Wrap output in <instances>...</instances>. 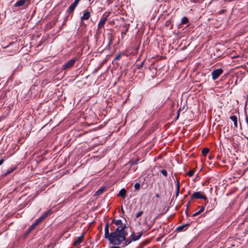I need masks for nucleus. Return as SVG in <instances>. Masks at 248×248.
<instances>
[{
	"label": "nucleus",
	"instance_id": "nucleus-11",
	"mask_svg": "<svg viewBox=\"0 0 248 248\" xmlns=\"http://www.w3.org/2000/svg\"><path fill=\"white\" fill-rule=\"evenodd\" d=\"M156 217L154 218L153 220H151L149 224H148L146 222L144 223V225H145V229L146 230H148L153 226V225L155 223V220Z\"/></svg>",
	"mask_w": 248,
	"mask_h": 248
},
{
	"label": "nucleus",
	"instance_id": "nucleus-20",
	"mask_svg": "<svg viewBox=\"0 0 248 248\" xmlns=\"http://www.w3.org/2000/svg\"><path fill=\"white\" fill-rule=\"evenodd\" d=\"M180 192V184L178 181L176 183V197H178Z\"/></svg>",
	"mask_w": 248,
	"mask_h": 248
},
{
	"label": "nucleus",
	"instance_id": "nucleus-23",
	"mask_svg": "<svg viewBox=\"0 0 248 248\" xmlns=\"http://www.w3.org/2000/svg\"><path fill=\"white\" fill-rule=\"evenodd\" d=\"M50 214V211H48L47 212H44L41 216V217H43V218L44 219L46 218L49 214Z\"/></svg>",
	"mask_w": 248,
	"mask_h": 248
},
{
	"label": "nucleus",
	"instance_id": "nucleus-30",
	"mask_svg": "<svg viewBox=\"0 0 248 248\" xmlns=\"http://www.w3.org/2000/svg\"><path fill=\"white\" fill-rule=\"evenodd\" d=\"M44 220L43 218V217H41V216L37 218L35 221H37L39 224L42 222V221Z\"/></svg>",
	"mask_w": 248,
	"mask_h": 248
},
{
	"label": "nucleus",
	"instance_id": "nucleus-44",
	"mask_svg": "<svg viewBox=\"0 0 248 248\" xmlns=\"http://www.w3.org/2000/svg\"><path fill=\"white\" fill-rule=\"evenodd\" d=\"M114 0H107L108 4L111 3Z\"/></svg>",
	"mask_w": 248,
	"mask_h": 248
},
{
	"label": "nucleus",
	"instance_id": "nucleus-28",
	"mask_svg": "<svg viewBox=\"0 0 248 248\" xmlns=\"http://www.w3.org/2000/svg\"><path fill=\"white\" fill-rule=\"evenodd\" d=\"M165 26L166 27H169V26H170V27L172 28V25L171 24L170 20H168L166 22Z\"/></svg>",
	"mask_w": 248,
	"mask_h": 248
},
{
	"label": "nucleus",
	"instance_id": "nucleus-17",
	"mask_svg": "<svg viewBox=\"0 0 248 248\" xmlns=\"http://www.w3.org/2000/svg\"><path fill=\"white\" fill-rule=\"evenodd\" d=\"M105 190V187H103L99 188L95 193V196H99L102 194Z\"/></svg>",
	"mask_w": 248,
	"mask_h": 248
},
{
	"label": "nucleus",
	"instance_id": "nucleus-49",
	"mask_svg": "<svg viewBox=\"0 0 248 248\" xmlns=\"http://www.w3.org/2000/svg\"><path fill=\"white\" fill-rule=\"evenodd\" d=\"M156 197H157V198H159V194H157L156 195Z\"/></svg>",
	"mask_w": 248,
	"mask_h": 248
},
{
	"label": "nucleus",
	"instance_id": "nucleus-47",
	"mask_svg": "<svg viewBox=\"0 0 248 248\" xmlns=\"http://www.w3.org/2000/svg\"><path fill=\"white\" fill-rule=\"evenodd\" d=\"M89 1L91 3H93V0H89Z\"/></svg>",
	"mask_w": 248,
	"mask_h": 248
},
{
	"label": "nucleus",
	"instance_id": "nucleus-48",
	"mask_svg": "<svg viewBox=\"0 0 248 248\" xmlns=\"http://www.w3.org/2000/svg\"><path fill=\"white\" fill-rule=\"evenodd\" d=\"M246 198L248 197V191L246 194Z\"/></svg>",
	"mask_w": 248,
	"mask_h": 248
},
{
	"label": "nucleus",
	"instance_id": "nucleus-27",
	"mask_svg": "<svg viewBox=\"0 0 248 248\" xmlns=\"http://www.w3.org/2000/svg\"><path fill=\"white\" fill-rule=\"evenodd\" d=\"M161 173L162 174V175L163 176H164L165 177H166L168 175V173H167V171L166 170H161Z\"/></svg>",
	"mask_w": 248,
	"mask_h": 248
},
{
	"label": "nucleus",
	"instance_id": "nucleus-13",
	"mask_svg": "<svg viewBox=\"0 0 248 248\" xmlns=\"http://www.w3.org/2000/svg\"><path fill=\"white\" fill-rule=\"evenodd\" d=\"M123 28H124V31H122L121 33V39H123L124 38V36L126 34V32L128 31L129 29L128 25H124L123 26Z\"/></svg>",
	"mask_w": 248,
	"mask_h": 248
},
{
	"label": "nucleus",
	"instance_id": "nucleus-36",
	"mask_svg": "<svg viewBox=\"0 0 248 248\" xmlns=\"http://www.w3.org/2000/svg\"><path fill=\"white\" fill-rule=\"evenodd\" d=\"M81 0H75L74 2H73V4H74L76 6H77V5H78L79 2Z\"/></svg>",
	"mask_w": 248,
	"mask_h": 248
},
{
	"label": "nucleus",
	"instance_id": "nucleus-29",
	"mask_svg": "<svg viewBox=\"0 0 248 248\" xmlns=\"http://www.w3.org/2000/svg\"><path fill=\"white\" fill-rule=\"evenodd\" d=\"M143 214V212L142 211H140V212H139L136 215V218H138L139 217H140L141 216H142Z\"/></svg>",
	"mask_w": 248,
	"mask_h": 248
},
{
	"label": "nucleus",
	"instance_id": "nucleus-38",
	"mask_svg": "<svg viewBox=\"0 0 248 248\" xmlns=\"http://www.w3.org/2000/svg\"><path fill=\"white\" fill-rule=\"evenodd\" d=\"M201 214V213H200L199 212V211H198V212H196V213H194V214L192 215V217H196V216H197L199 215V214Z\"/></svg>",
	"mask_w": 248,
	"mask_h": 248
},
{
	"label": "nucleus",
	"instance_id": "nucleus-8",
	"mask_svg": "<svg viewBox=\"0 0 248 248\" xmlns=\"http://www.w3.org/2000/svg\"><path fill=\"white\" fill-rule=\"evenodd\" d=\"M84 235V234L83 233L81 236L77 238V239L75 240V241L73 242V246L75 247V246H77L78 245L80 244L83 240Z\"/></svg>",
	"mask_w": 248,
	"mask_h": 248
},
{
	"label": "nucleus",
	"instance_id": "nucleus-2",
	"mask_svg": "<svg viewBox=\"0 0 248 248\" xmlns=\"http://www.w3.org/2000/svg\"><path fill=\"white\" fill-rule=\"evenodd\" d=\"M193 199H202L204 201L207 200V197L202 192L197 191L193 193L191 196V200Z\"/></svg>",
	"mask_w": 248,
	"mask_h": 248
},
{
	"label": "nucleus",
	"instance_id": "nucleus-45",
	"mask_svg": "<svg viewBox=\"0 0 248 248\" xmlns=\"http://www.w3.org/2000/svg\"><path fill=\"white\" fill-rule=\"evenodd\" d=\"M221 145H222V146L223 147V143L222 142L221 140H220V142H219V146H220V147L221 146Z\"/></svg>",
	"mask_w": 248,
	"mask_h": 248
},
{
	"label": "nucleus",
	"instance_id": "nucleus-25",
	"mask_svg": "<svg viewBox=\"0 0 248 248\" xmlns=\"http://www.w3.org/2000/svg\"><path fill=\"white\" fill-rule=\"evenodd\" d=\"M194 170H190L188 172H187V175L189 177H192L194 174Z\"/></svg>",
	"mask_w": 248,
	"mask_h": 248
},
{
	"label": "nucleus",
	"instance_id": "nucleus-42",
	"mask_svg": "<svg viewBox=\"0 0 248 248\" xmlns=\"http://www.w3.org/2000/svg\"><path fill=\"white\" fill-rule=\"evenodd\" d=\"M4 161V158H1L0 159V166L1 165Z\"/></svg>",
	"mask_w": 248,
	"mask_h": 248
},
{
	"label": "nucleus",
	"instance_id": "nucleus-16",
	"mask_svg": "<svg viewBox=\"0 0 248 248\" xmlns=\"http://www.w3.org/2000/svg\"><path fill=\"white\" fill-rule=\"evenodd\" d=\"M118 196H121L122 198H124L126 196V190L124 188H123L120 190L118 194Z\"/></svg>",
	"mask_w": 248,
	"mask_h": 248
},
{
	"label": "nucleus",
	"instance_id": "nucleus-1",
	"mask_svg": "<svg viewBox=\"0 0 248 248\" xmlns=\"http://www.w3.org/2000/svg\"><path fill=\"white\" fill-rule=\"evenodd\" d=\"M111 223L116 225L117 228L114 229L113 232L109 233L108 223H106L105 227L104 236L106 239L108 240L110 244L114 245L112 247V248H120L118 246L124 242L125 235H127V232L125 231L127 227L125 224L123 223L121 219H113L112 220Z\"/></svg>",
	"mask_w": 248,
	"mask_h": 248
},
{
	"label": "nucleus",
	"instance_id": "nucleus-24",
	"mask_svg": "<svg viewBox=\"0 0 248 248\" xmlns=\"http://www.w3.org/2000/svg\"><path fill=\"white\" fill-rule=\"evenodd\" d=\"M139 161V159H137L136 160L132 159L130 161L129 163H130L131 166H133L137 164Z\"/></svg>",
	"mask_w": 248,
	"mask_h": 248
},
{
	"label": "nucleus",
	"instance_id": "nucleus-52",
	"mask_svg": "<svg viewBox=\"0 0 248 248\" xmlns=\"http://www.w3.org/2000/svg\"><path fill=\"white\" fill-rule=\"evenodd\" d=\"M192 200H191V199H190V200H189V202H191Z\"/></svg>",
	"mask_w": 248,
	"mask_h": 248
},
{
	"label": "nucleus",
	"instance_id": "nucleus-53",
	"mask_svg": "<svg viewBox=\"0 0 248 248\" xmlns=\"http://www.w3.org/2000/svg\"><path fill=\"white\" fill-rule=\"evenodd\" d=\"M247 64H248V62H247Z\"/></svg>",
	"mask_w": 248,
	"mask_h": 248
},
{
	"label": "nucleus",
	"instance_id": "nucleus-32",
	"mask_svg": "<svg viewBox=\"0 0 248 248\" xmlns=\"http://www.w3.org/2000/svg\"><path fill=\"white\" fill-rule=\"evenodd\" d=\"M199 208H200V210H199V211L200 213H202V212H203L205 209L204 206H199Z\"/></svg>",
	"mask_w": 248,
	"mask_h": 248
},
{
	"label": "nucleus",
	"instance_id": "nucleus-35",
	"mask_svg": "<svg viewBox=\"0 0 248 248\" xmlns=\"http://www.w3.org/2000/svg\"><path fill=\"white\" fill-rule=\"evenodd\" d=\"M29 232H32L35 229V227L33 226V225H31L29 227Z\"/></svg>",
	"mask_w": 248,
	"mask_h": 248
},
{
	"label": "nucleus",
	"instance_id": "nucleus-5",
	"mask_svg": "<svg viewBox=\"0 0 248 248\" xmlns=\"http://www.w3.org/2000/svg\"><path fill=\"white\" fill-rule=\"evenodd\" d=\"M76 61V58H73L69 60L65 64L63 65V69H66L69 68L75 64Z\"/></svg>",
	"mask_w": 248,
	"mask_h": 248
},
{
	"label": "nucleus",
	"instance_id": "nucleus-50",
	"mask_svg": "<svg viewBox=\"0 0 248 248\" xmlns=\"http://www.w3.org/2000/svg\"><path fill=\"white\" fill-rule=\"evenodd\" d=\"M187 197V195H185V196H184V198H186Z\"/></svg>",
	"mask_w": 248,
	"mask_h": 248
},
{
	"label": "nucleus",
	"instance_id": "nucleus-4",
	"mask_svg": "<svg viewBox=\"0 0 248 248\" xmlns=\"http://www.w3.org/2000/svg\"><path fill=\"white\" fill-rule=\"evenodd\" d=\"M107 18L108 15H104L101 18L100 21L98 24L97 31H99L101 28L104 26L105 23L107 20Z\"/></svg>",
	"mask_w": 248,
	"mask_h": 248
},
{
	"label": "nucleus",
	"instance_id": "nucleus-40",
	"mask_svg": "<svg viewBox=\"0 0 248 248\" xmlns=\"http://www.w3.org/2000/svg\"><path fill=\"white\" fill-rule=\"evenodd\" d=\"M38 224L39 223L37 221H35L32 225H33V226L35 228Z\"/></svg>",
	"mask_w": 248,
	"mask_h": 248
},
{
	"label": "nucleus",
	"instance_id": "nucleus-26",
	"mask_svg": "<svg viewBox=\"0 0 248 248\" xmlns=\"http://www.w3.org/2000/svg\"><path fill=\"white\" fill-rule=\"evenodd\" d=\"M112 36L111 34H109V37H108V39L109 40L108 45H111L113 43V40L112 39Z\"/></svg>",
	"mask_w": 248,
	"mask_h": 248
},
{
	"label": "nucleus",
	"instance_id": "nucleus-46",
	"mask_svg": "<svg viewBox=\"0 0 248 248\" xmlns=\"http://www.w3.org/2000/svg\"><path fill=\"white\" fill-rule=\"evenodd\" d=\"M142 65H143L142 63H140V65L138 66V68H140L142 66Z\"/></svg>",
	"mask_w": 248,
	"mask_h": 248
},
{
	"label": "nucleus",
	"instance_id": "nucleus-3",
	"mask_svg": "<svg viewBox=\"0 0 248 248\" xmlns=\"http://www.w3.org/2000/svg\"><path fill=\"white\" fill-rule=\"evenodd\" d=\"M223 71L221 68H218L213 70L211 75L213 80L217 79L223 73Z\"/></svg>",
	"mask_w": 248,
	"mask_h": 248
},
{
	"label": "nucleus",
	"instance_id": "nucleus-7",
	"mask_svg": "<svg viewBox=\"0 0 248 248\" xmlns=\"http://www.w3.org/2000/svg\"><path fill=\"white\" fill-rule=\"evenodd\" d=\"M90 16V12L87 10L84 11L83 15L80 18L81 21V24L83 23V20L88 19L89 18Z\"/></svg>",
	"mask_w": 248,
	"mask_h": 248
},
{
	"label": "nucleus",
	"instance_id": "nucleus-6",
	"mask_svg": "<svg viewBox=\"0 0 248 248\" xmlns=\"http://www.w3.org/2000/svg\"><path fill=\"white\" fill-rule=\"evenodd\" d=\"M217 203L216 202V200L214 199L213 201L211 200L210 202L207 206V210L208 211H211L213 210L216 206Z\"/></svg>",
	"mask_w": 248,
	"mask_h": 248
},
{
	"label": "nucleus",
	"instance_id": "nucleus-33",
	"mask_svg": "<svg viewBox=\"0 0 248 248\" xmlns=\"http://www.w3.org/2000/svg\"><path fill=\"white\" fill-rule=\"evenodd\" d=\"M190 202H188V203H187L186 204V215L187 216H188V213H187V211L189 209V207L190 206Z\"/></svg>",
	"mask_w": 248,
	"mask_h": 248
},
{
	"label": "nucleus",
	"instance_id": "nucleus-21",
	"mask_svg": "<svg viewBox=\"0 0 248 248\" xmlns=\"http://www.w3.org/2000/svg\"><path fill=\"white\" fill-rule=\"evenodd\" d=\"M16 169V167H14L13 168H11L9 170L7 171V172L4 174V176H6L11 173H12L13 171H14Z\"/></svg>",
	"mask_w": 248,
	"mask_h": 248
},
{
	"label": "nucleus",
	"instance_id": "nucleus-51",
	"mask_svg": "<svg viewBox=\"0 0 248 248\" xmlns=\"http://www.w3.org/2000/svg\"><path fill=\"white\" fill-rule=\"evenodd\" d=\"M188 194H190V191H189L188 192Z\"/></svg>",
	"mask_w": 248,
	"mask_h": 248
},
{
	"label": "nucleus",
	"instance_id": "nucleus-43",
	"mask_svg": "<svg viewBox=\"0 0 248 248\" xmlns=\"http://www.w3.org/2000/svg\"><path fill=\"white\" fill-rule=\"evenodd\" d=\"M31 232H29V229L28 228V229L26 231V232H25V234L26 235H28Z\"/></svg>",
	"mask_w": 248,
	"mask_h": 248
},
{
	"label": "nucleus",
	"instance_id": "nucleus-9",
	"mask_svg": "<svg viewBox=\"0 0 248 248\" xmlns=\"http://www.w3.org/2000/svg\"><path fill=\"white\" fill-rule=\"evenodd\" d=\"M126 236L127 235H125V239L124 241V242L123 243V245L122 246L123 247L128 245L129 244L131 243V242L134 241V240L132 239V238H133V235H132V234L129 236V237H128L127 238H126Z\"/></svg>",
	"mask_w": 248,
	"mask_h": 248
},
{
	"label": "nucleus",
	"instance_id": "nucleus-12",
	"mask_svg": "<svg viewBox=\"0 0 248 248\" xmlns=\"http://www.w3.org/2000/svg\"><path fill=\"white\" fill-rule=\"evenodd\" d=\"M27 0H18L14 5V7H20L25 4Z\"/></svg>",
	"mask_w": 248,
	"mask_h": 248
},
{
	"label": "nucleus",
	"instance_id": "nucleus-39",
	"mask_svg": "<svg viewBox=\"0 0 248 248\" xmlns=\"http://www.w3.org/2000/svg\"><path fill=\"white\" fill-rule=\"evenodd\" d=\"M209 203V201L208 200V198H207V200L205 201V203L203 206H204V207L207 205V204Z\"/></svg>",
	"mask_w": 248,
	"mask_h": 248
},
{
	"label": "nucleus",
	"instance_id": "nucleus-10",
	"mask_svg": "<svg viewBox=\"0 0 248 248\" xmlns=\"http://www.w3.org/2000/svg\"><path fill=\"white\" fill-rule=\"evenodd\" d=\"M190 225V223H187L185 225L179 226L176 228V231L179 232H182V231H184L186 230Z\"/></svg>",
	"mask_w": 248,
	"mask_h": 248
},
{
	"label": "nucleus",
	"instance_id": "nucleus-22",
	"mask_svg": "<svg viewBox=\"0 0 248 248\" xmlns=\"http://www.w3.org/2000/svg\"><path fill=\"white\" fill-rule=\"evenodd\" d=\"M188 22V18L186 17V16H184L182 19H181V24H186Z\"/></svg>",
	"mask_w": 248,
	"mask_h": 248
},
{
	"label": "nucleus",
	"instance_id": "nucleus-19",
	"mask_svg": "<svg viewBox=\"0 0 248 248\" xmlns=\"http://www.w3.org/2000/svg\"><path fill=\"white\" fill-rule=\"evenodd\" d=\"M132 235H133V238L132 239L134 240V241H136L139 240L142 235V233H140L137 235H135L134 233H132Z\"/></svg>",
	"mask_w": 248,
	"mask_h": 248
},
{
	"label": "nucleus",
	"instance_id": "nucleus-31",
	"mask_svg": "<svg viewBox=\"0 0 248 248\" xmlns=\"http://www.w3.org/2000/svg\"><path fill=\"white\" fill-rule=\"evenodd\" d=\"M140 188V184L138 183H137L134 185V188L136 190H138Z\"/></svg>",
	"mask_w": 248,
	"mask_h": 248
},
{
	"label": "nucleus",
	"instance_id": "nucleus-15",
	"mask_svg": "<svg viewBox=\"0 0 248 248\" xmlns=\"http://www.w3.org/2000/svg\"><path fill=\"white\" fill-rule=\"evenodd\" d=\"M76 7L77 6L73 4V3H72L71 5L69 6V7L67 9V12L69 14L72 13L74 11Z\"/></svg>",
	"mask_w": 248,
	"mask_h": 248
},
{
	"label": "nucleus",
	"instance_id": "nucleus-37",
	"mask_svg": "<svg viewBox=\"0 0 248 248\" xmlns=\"http://www.w3.org/2000/svg\"><path fill=\"white\" fill-rule=\"evenodd\" d=\"M180 109H179V110L177 112V116L176 117V119L177 120L179 117L180 115Z\"/></svg>",
	"mask_w": 248,
	"mask_h": 248
},
{
	"label": "nucleus",
	"instance_id": "nucleus-14",
	"mask_svg": "<svg viewBox=\"0 0 248 248\" xmlns=\"http://www.w3.org/2000/svg\"><path fill=\"white\" fill-rule=\"evenodd\" d=\"M230 119L233 122L235 127L237 128L238 127L237 117L235 115L231 116Z\"/></svg>",
	"mask_w": 248,
	"mask_h": 248
},
{
	"label": "nucleus",
	"instance_id": "nucleus-41",
	"mask_svg": "<svg viewBox=\"0 0 248 248\" xmlns=\"http://www.w3.org/2000/svg\"><path fill=\"white\" fill-rule=\"evenodd\" d=\"M38 224L39 223L37 221H35L32 225H33V226L35 228Z\"/></svg>",
	"mask_w": 248,
	"mask_h": 248
},
{
	"label": "nucleus",
	"instance_id": "nucleus-34",
	"mask_svg": "<svg viewBox=\"0 0 248 248\" xmlns=\"http://www.w3.org/2000/svg\"><path fill=\"white\" fill-rule=\"evenodd\" d=\"M121 57V53H119L118 54H117L115 57V60H116V61H118V60H119L120 58Z\"/></svg>",
	"mask_w": 248,
	"mask_h": 248
},
{
	"label": "nucleus",
	"instance_id": "nucleus-18",
	"mask_svg": "<svg viewBox=\"0 0 248 248\" xmlns=\"http://www.w3.org/2000/svg\"><path fill=\"white\" fill-rule=\"evenodd\" d=\"M210 150L208 148H205L202 151V155L204 156H206L207 154L209 153Z\"/></svg>",
	"mask_w": 248,
	"mask_h": 248
}]
</instances>
